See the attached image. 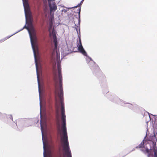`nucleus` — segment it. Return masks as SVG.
Returning <instances> with one entry per match:
<instances>
[{"label":"nucleus","instance_id":"6e6552de","mask_svg":"<svg viewBox=\"0 0 157 157\" xmlns=\"http://www.w3.org/2000/svg\"><path fill=\"white\" fill-rule=\"evenodd\" d=\"M152 139L154 141H155V140H156V138L155 136V134L154 135L152 136Z\"/></svg>","mask_w":157,"mask_h":157},{"label":"nucleus","instance_id":"1a4fd4ad","mask_svg":"<svg viewBox=\"0 0 157 157\" xmlns=\"http://www.w3.org/2000/svg\"><path fill=\"white\" fill-rule=\"evenodd\" d=\"M82 5V4L81 3H80L79 4H78L77 6H74L73 8H76L78 7H79L80 6Z\"/></svg>","mask_w":157,"mask_h":157},{"label":"nucleus","instance_id":"20e7f679","mask_svg":"<svg viewBox=\"0 0 157 157\" xmlns=\"http://www.w3.org/2000/svg\"><path fill=\"white\" fill-rule=\"evenodd\" d=\"M44 157H51L49 145H43Z\"/></svg>","mask_w":157,"mask_h":157},{"label":"nucleus","instance_id":"f257e3e1","mask_svg":"<svg viewBox=\"0 0 157 157\" xmlns=\"http://www.w3.org/2000/svg\"><path fill=\"white\" fill-rule=\"evenodd\" d=\"M23 5L24 6L25 16V23L27 24L28 26L26 25L24 26L23 28L15 33L11 35L7 36L0 40V41H4L7 40L11 36L15 34L22 30L24 29H26L29 33L31 44L33 52L36 67V75L37 76V82L38 86V90L39 94L40 99V106H41L40 102V80L38 74V68L40 67V59L38 46L37 43V39L36 36L35 30L33 26V18L32 13L30 11L29 5L28 3V0H22Z\"/></svg>","mask_w":157,"mask_h":157},{"label":"nucleus","instance_id":"0eeeda50","mask_svg":"<svg viewBox=\"0 0 157 157\" xmlns=\"http://www.w3.org/2000/svg\"><path fill=\"white\" fill-rule=\"evenodd\" d=\"M80 12H81V8H80L78 10V18H79V21H80Z\"/></svg>","mask_w":157,"mask_h":157},{"label":"nucleus","instance_id":"f8f14e48","mask_svg":"<svg viewBox=\"0 0 157 157\" xmlns=\"http://www.w3.org/2000/svg\"><path fill=\"white\" fill-rule=\"evenodd\" d=\"M84 0H82L81 2H80V3H81L82 4V3L84 1Z\"/></svg>","mask_w":157,"mask_h":157},{"label":"nucleus","instance_id":"9b49d317","mask_svg":"<svg viewBox=\"0 0 157 157\" xmlns=\"http://www.w3.org/2000/svg\"><path fill=\"white\" fill-rule=\"evenodd\" d=\"M64 53H65V55H63V56H66V55H67L68 54V53H67V52H65Z\"/></svg>","mask_w":157,"mask_h":157},{"label":"nucleus","instance_id":"dca6fc26","mask_svg":"<svg viewBox=\"0 0 157 157\" xmlns=\"http://www.w3.org/2000/svg\"><path fill=\"white\" fill-rule=\"evenodd\" d=\"M63 54H64V52H63Z\"/></svg>","mask_w":157,"mask_h":157},{"label":"nucleus","instance_id":"4468645a","mask_svg":"<svg viewBox=\"0 0 157 157\" xmlns=\"http://www.w3.org/2000/svg\"><path fill=\"white\" fill-rule=\"evenodd\" d=\"M134 150H135V149H134L133 150H132V151H134Z\"/></svg>","mask_w":157,"mask_h":157},{"label":"nucleus","instance_id":"7ed1b4c3","mask_svg":"<svg viewBox=\"0 0 157 157\" xmlns=\"http://www.w3.org/2000/svg\"><path fill=\"white\" fill-rule=\"evenodd\" d=\"M43 1L45 4L46 3L47 0H43ZM48 1L50 9V14L52 16V12L55 11L57 9V6L55 4L53 0H48Z\"/></svg>","mask_w":157,"mask_h":157},{"label":"nucleus","instance_id":"9d476101","mask_svg":"<svg viewBox=\"0 0 157 157\" xmlns=\"http://www.w3.org/2000/svg\"><path fill=\"white\" fill-rule=\"evenodd\" d=\"M62 12L66 13L67 12V10H62Z\"/></svg>","mask_w":157,"mask_h":157},{"label":"nucleus","instance_id":"2eb2a0df","mask_svg":"<svg viewBox=\"0 0 157 157\" xmlns=\"http://www.w3.org/2000/svg\"><path fill=\"white\" fill-rule=\"evenodd\" d=\"M120 104L121 105H122V103H120Z\"/></svg>","mask_w":157,"mask_h":157},{"label":"nucleus","instance_id":"ddd939ff","mask_svg":"<svg viewBox=\"0 0 157 157\" xmlns=\"http://www.w3.org/2000/svg\"><path fill=\"white\" fill-rule=\"evenodd\" d=\"M10 118L12 120H13V118H12V116H10Z\"/></svg>","mask_w":157,"mask_h":157},{"label":"nucleus","instance_id":"f03ea898","mask_svg":"<svg viewBox=\"0 0 157 157\" xmlns=\"http://www.w3.org/2000/svg\"><path fill=\"white\" fill-rule=\"evenodd\" d=\"M77 47L78 50L83 55L86 56V60L87 62L88 63H89V62H90V63L89 64V66H91L90 64L91 63L94 64H95L94 63L92 60L91 58L87 56L86 52L82 46L81 43V40L80 38H79V43L77 45Z\"/></svg>","mask_w":157,"mask_h":157},{"label":"nucleus","instance_id":"423d86ee","mask_svg":"<svg viewBox=\"0 0 157 157\" xmlns=\"http://www.w3.org/2000/svg\"><path fill=\"white\" fill-rule=\"evenodd\" d=\"M145 138H144V139L143 140V142L141 143L138 146L136 147V148H138V147L142 148L144 147V142L145 141Z\"/></svg>","mask_w":157,"mask_h":157},{"label":"nucleus","instance_id":"39448f33","mask_svg":"<svg viewBox=\"0 0 157 157\" xmlns=\"http://www.w3.org/2000/svg\"><path fill=\"white\" fill-rule=\"evenodd\" d=\"M155 144L153 146V151L154 152L153 155V153H151V151L149 152L148 149L147 148L145 150V151L148 153V157H157V150L155 147Z\"/></svg>","mask_w":157,"mask_h":157}]
</instances>
